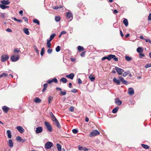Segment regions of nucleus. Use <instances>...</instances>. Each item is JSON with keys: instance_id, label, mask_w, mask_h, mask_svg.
<instances>
[{"instance_id": "f257e3e1", "label": "nucleus", "mask_w": 151, "mask_h": 151, "mask_svg": "<svg viewBox=\"0 0 151 151\" xmlns=\"http://www.w3.org/2000/svg\"><path fill=\"white\" fill-rule=\"evenodd\" d=\"M44 123L47 131L49 132H52V127L51 125L47 122H45Z\"/></svg>"}, {"instance_id": "f03ea898", "label": "nucleus", "mask_w": 151, "mask_h": 151, "mask_svg": "<svg viewBox=\"0 0 151 151\" xmlns=\"http://www.w3.org/2000/svg\"><path fill=\"white\" fill-rule=\"evenodd\" d=\"M53 146V144L50 142H47L45 145V147L46 149H50Z\"/></svg>"}, {"instance_id": "7ed1b4c3", "label": "nucleus", "mask_w": 151, "mask_h": 151, "mask_svg": "<svg viewBox=\"0 0 151 151\" xmlns=\"http://www.w3.org/2000/svg\"><path fill=\"white\" fill-rule=\"evenodd\" d=\"M99 134V132L97 130H94L90 133L89 136L90 137H94Z\"/></svg>"}, {"instance_id": "20e7f679", "label": "nucleus", "mask_w": 151, "mask_h": 151, "mask_svg": "<svg viewBox=\"0 0 151 151\" xmlns=\"http://www.w3.org/2000/svg\"><path fill=\"white\" fill-rule=\"evenodd\" d=\"M115 70L119 75H121L124 71V70L117 67H115Z\"/></svg>"}, {"instance_id": "39448f33", "label": "nucleus", "mask_w": 151, "mask_h": 151, "mask_svg": "<svg viewBox=\"0 0 151 151\" xmlns=\"http://www.w3.org/2000/svg\"><path fill=\"white\" fill-rule=\"evenodd\" d=\"M19 59L18 55L15 56L14 55H12L10 57V59L13 62H15L17 61Z\"/></svg>"}, {"instance_id": "423d86ee", "label": "nucleus", "mask_w": 151, "mask_h": 151, "mask_svg": "<svg viewBox=\"0 0 151 151\" xmlns=\"http://www.w3.org/2000/svg\"><path fill=\"white\" fill-rule=\"evenodd\" d=\"M9 57L7 55H4L1 57V60L2 62H4L9 59Z\"/></svg>"}, {"instance_id": "0eeeda50", "label": "nucleus", "mask_w": 151, "mask_h": 151, "mask_svg": "<svg viewBox=\"0 0 151 151\" xmlns=\"http://www.w3.org/2000/svg\"><path fill=\"white\" fill-rule=\"evenodd\" d=\"M16 128L21 133H24V129L22 126H18Z\"/></svg>"}, {"instance_id": "6e6552de", "label": "nucleus", "mask_w": 151, "mask_h": 151, "mask_svg": "<svg viewBox=\"0 0 151 151\" xmlns=\"http://www.w3.org/2000/svg\"><path fill=\"white\" fill-rule=\"evenodd\" d=\"M42 130L43 129L42 127L39 126L36 128L35 132L37 134H38L41 132L42 131Z\"/></svg>"}, {"instance_id": "1a4fd4ad", "label": "nucleus", "mask_w": 151, "mask_h": 151, "mask_svg": "<svg viewBox=\"0 0 151 151\" xmlns=\"http://www.w3.org/2000/svg\"><path fill=\"white\" fill-rule=\"evenodd\" d=\"M128 93L130 95H133L134 93V89L132 88H130L128 90Z\"/></svg>"}, {"instance_id": "9d476101", "label": "nucleus", "mask_w": 151, "mask_h": 151, "mask_svg": "<svg viewBox=\"0 0 151 151\" xmlns=\"http://www.w3.org/2000/svg\"><path fill=\"white\" fill-rule=\"evenodd\" d=\"M113 82L116 84H120V81L119 80L117 79L116 77H114L113 79Z\"/></svg>"}, {"instance_id": "9b49d317", "label": "nucleus", "mask_w": 151, "mask_h": 151, "mask_svg": "<svg viewBox=\"0 0 151 151\" xmlns=\"http://www.w3.org/2000/svg\"><path fill=\"white\" fill-rule=\"evenodd\" d=\"M74 76V74L73 73H71L69 75H67L66 76V77L67 78H70L71 79H73Z\"/></svg>"}, {"instance_id": "f8f14e48", "label": "nucleus", "mask_w": 151, "mask_h": 151, "mask_svg": "<svg viewBox=\"0 0 151 151\" xmlns=\"http://www.w3.org/2000/svg\"><path fill=\"white\" fill-rule=\"evenodd\" d=\"M50 115L52 120L53 121L55 122L57 120V119H56V118H55L52 112H51Z\"/></svg>"}, {"instance_id": "ddd939ff", "label": "nucleus", "mask_w": 151, "mask_h": 151, "mask_svg": "<svg viewBox=\"0 0 151 151\" xmlns=\"http://www.w3.org/2000/svg\"><path fill=\"white\" fill-rule=\"evenodd\" d=\"M2 109L5 113H7L9 110V108L6 106H4L2 107Z\"/></svg>"}, {"instance_id": "4468645a", "label": "nucleus", "mask_w": 151, "mask_h": 151, "mask_svg": "<svg viewBox=\"0 0 151 151\" xmlns=\"http://www.w3.org/2000/svg\"><path fill=\"white\" fill-rule=\"evenodd\" d=\"M78 150H84V151H87L88 150V149L85 147H83L79 146L78 147Z\"/></svg>"}, {"instance_id": "2eb2a0df", "label": "nucleus", "mask_w": 151, "mask_h": 151, "mask_svg": "<svg viewBox=\"0 0 151 151\" xmlns=\"http://www.w3.org/2000/svg\"><path fill=\"white\" fill-rule=\"evenodd\" d=\"M66 17L67 19H70L71 17H72V14L70 12H68L66 14Z\"/></svg>"}, {"instance_id": "dca6fc26", "label": "nucleus", "mask_w": 151, "mask_h": 151, "mask_svg": "<svg viewBox=\"0 0 151 151\" xmlns=\"http://www.w3.org/2000/svg\"><path fill=\"white\" fill-rule=\"evenodd\" d=\"M34 101L36 103H40L41 102V100L39 98L36 97L34 99Z\"/></svg>"}, {"instance_id": "f3484780", "label": "nucleus", "mask_w": 151, "mask_h": 151, "mask_svg": "<svg viewBox=\"0 0 151 151\" xmlns=\"http://www.w3.org/2000/svg\"><path fill=\"white\" fill-rule=\"evenodd\" d=\"M8 145L11 148H12L13 147V143L12 139H10L9 140Z\"/></svg>"}, {"instance_id": "a211bd4d", "label": "nucleus", "mask_w": 151, "mask_h": 151, "mask_svg": "<svg viewBox=\"0 0 151 151\" xmlns=\"http://www.w3.org/2000/svg\"><path fill=\"white\" fill-rule=\"evenodd\" d=\"M6 133L7 134L8 137L9 138H11L12 137L11 131L10 130H7L6 131Z\"/></svg>"}, {"instance_id": "6ab92c4d", "label": "nucleus", "mask_w": 151, "mask_h": 151, "mask_svg": "<svg viewBox=\"0 0 151 151\" xmlns=\"http://www.w3.org/2000/svg\"><path fill=\"white\" fill-rule=\"evenodd\" d=\"M115 102L116 104L118 105H121L122 103V102L121 101L119 100L118 99H116L115 100Z\"/></svg>"}, {"instance_id": "aec40b11", "label": "nucleus", "mask_w": 151, "mask_h": 151, "mask_svg": "<svg viewBox=\"0 0 151 151\" xmlns=\"http://www.w3.org/2000/svg\"><path fill=\"white\" fill-rule=\"evenodd\" d=\"M1 3L4 5H8L10 4V2L8 1H1Z\"/></svg>"}, {"instance_id": "412c9836", "label": "nucleus", "mask_w": 151, "mask_h": 151, "mask_svg": "<svg viewBox=\"0 0 151 151\" xmlns=\"http://www.w3.org/2000/svg\"><path fill=\"white\" fill-rule=\"evenodd\" d=\"M0 8L2 9H5L7 8H9V6H6L5 5L3 4H0Z\"/></svg>"}, {"instance_id": "4be33fe9", "label": "nucleus", "mask_w": 151, "mask_h": 151, "mask_svg": "<svg viewBox=\"0 0 151 151\" xmlns=\"http://www.w3.org/2000/svg\"><path fill=\"white\" fill-rule=\"evenodd\" d=\"M55 125L59 129H60L61 128L59 122L57 120L55 122Z\"/></svg>"}, {"instance_id": "5701e85b", "label": "nucleus", "mask_w": 151, "mask_h": 151, "mask_svg": "<svg viewBox=\"0 0 151 151\" xmlns=\"http://www.w3.org/2000/svg\"><path fill=\"white\" fill-rule=\"evenodd\" d=\"M60 81L63 83H65L67 82V80L65 78H63L60 79Z\"/></svg>"}, {"instance_id": "b1692460", "label": "nucleus", "mask_w": 151, "mask_h": 151, "mask_svg": "<svg viewBox=\"0 0 151 151\" xmlns=\"http://www.w3.org/2000/svg\"><path fill=\"white\" fill-rule=\"evenodd\" d=\"M57 147L58 150V151H61L62 146L61 145L59 144H57Z\"/></svg>"}, {"instance_id": "393cba45", "label": "nucleus", "mask_w": 151, "mask_h": 151, "mask_svg": "<svg viewBox=\"0 0 151 151\" xmlns=\"http://www.w3.org/2000/svg\"><path fill=\"white\" fill-rule=\"evenodd\" d=\"M24 32V33L27 35H29V32L28 31V29L25 28L23 30Z\"/></svg>"}, {"instance_id": "a878e982", "label": "nucleus", "mask_w": 151, "mask_h": 151, "mask_svg": "<svg viewBox=\"0 0 151 151\" xmlns=\"http://www.w3.org/2000/svg\"><path fill=\"white\" fill-rule=\"evenodd\" d=\"M143 50L141 47H139L137 49V51L139 53H141L142 52Z\"/></svg>"}, {"instance_id": "bb28decb", "label": "nucleus", "mask_w": 151, "mask_h": 151, "mask_svg": "<svg viewBox=\"0 0 151 151\" xmlns=\"http://www.w3.org/2000/svg\"><path fill=\"white\" fill-rule=\"evenodd\" d=\"M89 78L91 81H94L95 80V77H93L91 75L89 76Z\"/></svg>"}, {"instance_id": "cd10ccee", "label": "nucleus", "mask_w": 151, "mask_h": 151, "mask_svg": "<svg viewBox=\"0 0 151 151\" xmlns=\"http://www.w3.org/2000/svg\"><path fill=\"white\" fill-rule=\"evenodd\" d=\"M77 48L79 52H81L84 50V48L83 47L80 46H78L77 47Z\"/></svg>"}, {"instance_id": "c85d7f7f", "label": "nucleus", "mask_w": 151, "mask_h": 151, "mask_svg": "<svg viewBox=\"0 0 151 151\" xmlns=\"http://www.w3.org/2000/svg\"><path fill=\"white\" fill-rule=\"evenodd\" d=\"M123 23L124 24V25L126 26H127L128 25V22L127 19H124L123 21Z\"/></svg>"}, {"instance_id": "c756f323", "label": "nucleus", "mask_w": 151, "mask_h": 151, "mask_svg": "<svg viewBox=\"0 0 151 151\" xmlns=\"http://www.w3.org/2000/svg\"><path fill=\"white\" fill-rule=\"evenodd\" d=\"M47 83H45L43 85V89L42 90V92H44L46 89L47 87Z\"/></svg>"}, {"instance_id": "7c9ffc66", "label": "nucleus", "mask_w": 151, "mask_h": 151, "mask_svg": "<svg viewBox=\"0 0 151 151\" xmlns=\"http://www.w3.org/2000/svg\"><path fill=\"white\" fill-rule=\"evenodd\" d=\"M60 19V18L59 16H56L55 17V20L56 22H59Z\"/></svg>"}, {"instance_id": "2f4dec72", "label": "nucleus", "mask_w": 151, "mask_h": 151, "mask_svg": "<svg viewBox=\"0 0 151 151\" xmlns=\"http://www.w3.org/2000/svg\"><path fill=\"white\" fill-rule=\"evenodd\" d=\"M118 109H119V107H116L115 108L112 110V112L114 113H116L118 111Z\"/></svg>"}, {"instance_id": "473e14b6", "label": "nucleus", "mask_w": 151, "mask_h": 151, "mask_svg": "<svg viewBox=\"0 0 151 151\" xmlns=\"http://www.w3.org/2000/svg\"><path fill=\"white\" fill-rule=\"evenodd\" d=\"M114 57V55H110L108 56H107V60L110 61L111 60V59H112V57Z\"/></svg>"}, {"instance_id": "72a5a7b5", "label": "nucleus", "mask_w": 151, "mask_h": 151, "mask_svg": "<svg viewBox=\"0 0 151 151\" xmlns=\"http://www.w3.org/2000/svg\"><path fill=\"white\" fill-rule=\"evenodd\" d=\"M125 58L127 61H130L132 60V58L128 56H126Z\"/></svg>"}, {"instance_id": "f704fd0d", "label": "nucleus", "mask_w": 151, "mask_h": 151, "mask_svg": "<svg viewBox=\"0 0 151 151\" xmlns=\"http://www.w3.org/2000/svg\"><path fill=\"white\" fill-rule=\"evenodd\" d=\"M66 94V91L65 90H64V91H61L60 93V95L61 96H64Z\"/></svg>"}, {"instance_id": "c9c22d12", "label": "nucleus", "mask_w": 151, "mask_h": 151, "mask_svg": "<svg viewBox=\"0 0 151 151\" xmlns=\"http://www.w3.org/2000/svg\"><path fill=\"white\" fill-rule=\"evenodd\" d=\"M130 73V71H129L128 70V71H127V72H124L123 74V76H124V77H125L128 74H129V73Z\"/></svg>"}, {"instance_id": "e433bc0d", "label": "nucleus", "mask_w": 151, "mask_h": 151, "mask_svg": "<svg viewBox=\"0 0 151 151\" xmlns=\"http://www.w3.org/2000/svg\"><path fill=\"white\" fill-rule=\"evenodd\" d=\"M141 146L144 148L147 149L149 148V147L147 145L144 144H142Z\"/></svg>"}, {"instance_id": "4c0bfd02", "label": "nucleus", "mask_w": 151, "mask_h": 151, "mask_svg": "<svg viewBox=\"0 0 151 151\" xmlns=\"http://www.w3.org/2000/svg\"><path fill=\"white\" fill-rule=\"evenodd\" d=\"M8 74L6 73H3L2 74L0 75V78L2 77H5L6 76H7Z\"/></svg>"}, {"instance_id": "58836bf2", "label": "nucleus", "mask_w": 151, "mask_h": 151, "mask_svg": "<svg viewBox=\"0 0 151 151\" xmlns=\"http://www.w3.org/2000/svg\"><path fill=\"white\" fill-rule=\"evenodd\" d=\"M33 22L34 23H37L38 25L40 24V22L39 21L36 19H34L33 20Z\"/></svg>"}, {"instance_id": "ea45409f", "label": "nucleus", "mask_w": 151, "mask_h": 151, "mask_svg": "<svg viewBox=\"0 0 151 151\" xmlns=\"http://www.w3.org/2000/svg\"><path fill=\"white\" fill-rule=\"evenodd\" d=\"M53 99V97L51 96H49L48 99V103L50 104L51 101H52Z\"/></svg>"}, {"instance_id": "a19ab883", "label": "nucleus", "mask_w": 151, "mask_h": 151, "mask_svg": "<svg viewBox=\"0 0 151 151\" xmlns=\"http://www.w3.org/2000/svg\"><path fill=\"white\" fill-rule=\"evenodd\" d=\"M60 50V46H58L55 48V50L57 52H59Z\"/></svg>"}, {"instance_id": "79ce46f5", "label": "nucleus", "mask_w": 151, "mask_h": 151, "mask_svg": "<svg viewBox=\"0 0 151 151\" xmlns=\"http://www.w3.org/2000/svg\"><path fill=\"white\" fill-rule=\"evenodd\" d=\"M34 49H35L36 52L37 53V54L38 55L39 54V52L38 51V49L37 48V47L36 46H35L34 47Z\"/></svg>"}, {"instance_id": "37998d69", "label": "nucleus", "mask_w": 151, "mask_h": 151, "mask_svg": "<svg viewBox=\"0 0 151 151\" xmlns=\"http://www.w3.org/2000/svg\"><path fill=\"white\" fill-rule=\"evenodd\" d=\"M114 57H112V59L113 58V60L115 61H118V59L116 57V56L115 55H113Z\"/></svg>"}, {"instance_id": "c03bdc74", "label": "nucleus", "mask_w": 151, "mask_h": 151, "mask_svg": "<svg viewBox=\"0 0 151 151\" xmlns=\"http://www.w3.org/2000/svg\"><path fill=\"white\" fill-rule=\"evenodd\" d=\"M44 53V48H42V49L41 51L40 52V54L41 56H42L43 55V54Z\"/></svg>"}, {"instance_id": "a18cd8bd", "label": "nucleus", "mask_w": 151, "mask_h": 151, "mask_svg": "<svg viewBox=\"0 0 151 151\" xmlns=\"http://www.w3.org/2000/svg\"><path fill=\"white\" fill-rule=\"evenodd\" d=\"M56 35L55 34H53L50 35V38L52 40L54 37Z\"/></svg>"}, {"instance_id": "49530a36", "label": "nucleus", "mask_w": 151, "mask_h": 151, "mask_svg": "<svg viewBox=\"0 0 151 151\" xmlns=\"http://www.w3.org/2000/svg\"><path fill=\"white\" fill-rule=\"evenodd\" d=\"M20 52V51L18 49V48L15 49L14 50V53H18Z\"/></svg>"}, {"instance_id": "de8ad7c7", "label": "nucleus", "mask_w": 151, "mask_h": 151, "mask_svg": "<svg viewBox=\"0 0 151 151\" xmlns=\"http://www.w3.org/2000/svg\"><path fill=\"white\" fill-rule=\"evenodd\" d=\"M52 82H54L55 83H57L58 82V80L56 78H54L51 80Z\"/></svg>"}, {"instance_id": "09e8293b", "label": "nucleus", "mask_w": 151, "mask_h": 151, "mask_svg": "<svg viewBox=\"0 0 151 151\" xmlns=\"http://www.w3.org/2000/svg\"><path fill=\"white\" fill-rule=\"evenodd\" d=\"M47 46L48 48H50L51 47V43L50 42H47Z\"/></svg>"}, {"instance_id": "8fccbe9b", "label": "nucleus", "mask_w": 151, "mask_h": 151, "mask_svg": "<svg viewBox=\"0 0 151 151\" xmlns=\"http://www.w3.org/2000/svg\"><path fill=\"white\" fill-rule=\"evenodd\" d=\"M146 68H147L150 67H151V64H147L145 66Z\"/></svg>"}, {"instance_id": "3c124183", "label": "nucleus", "mask_w": 151, "mask_h": 151, "mask_svg": "<svg viewBox=\"0 0 151 151\" xmlns=\"http://www.w3.org/2000/svg\"><path fill=\"white\" fill-rule=\"evenodd\" d=\"M52 49H49L47 51V53L49 54H50L52 52Z\"/></svg>"}, {"instance_id": "603ef678", "label": "nucleus", "mask_w": 151, "mask_h": 151, "mask_svg": "<svg viewBox=\"0 0 151 151\" xmlns=\"http://www.w3.org/2000/svg\"><path fill=\"white\" fill-rule=\"evenodd\" d=\"M72 132L73 133L76 134L78 132V131L77 130L74 129L72 130Z\"/></svg>"}, {"instance_id": "864d4df0", "label": "nucleus", "mask_w": 151, "mask_h": 151, "mask_svg": "<svg viewBox=\"0 0 151 151\" xmlns=\"http://www.w3.org/2000/svg\"><path fill=\"white\" fill-rule=\"evenodd\" d=\"M69 110H70V111H71V112H73L74 111V108H73V106H71L69 108Z\"/></svg>"}, {"instance_id": "5fc2aeb1", "label": "nucleus", "mask_w": 151, "mask_h": 151, "mask_svg": "<svg viewBox=\"0 0 151 151\" xmlns=\"http://www.w3.org/2000/svg\"><path fill=\"white\" fill-rule=\"evenodd\" d=\"M23 19H24L25 22H27V23L28 22V19L26 17H23Z\"/></svg>"}, {"instance_id": "6e6d98bb", "label": "nucleus", "mask_w": 151, "mask_h": 151, "mask_svg": "<svg viewBox=\"0 0 151 151\" xmlns=\"http://www.w3.org/2000/svg\"><path fill=\"white\" fill-rule=\"evenodd\" d=\"M145 42H148L150 43H151V40L149 39H145Z\"/></svg>"}, {"instance_id": "4d7b16f0", "label": "nucleus", "mask_w": 151, "mask_h": 151, "mask_svg": "<svg viewBox=\"0 0 151 151\" xmlns=\"http://www.w3.org/2000/svg\"><path fill=\"white\" fill-rule=\"evenodd\" d=\"M122 82L123 84L125 85H127V81L124 80Z\"/></svg>"}, {"instance_id": "13d9d810", "label": "nucleus", "mask_w": 151, "mask_h": 151, "mask_svg": "<svg viewBox=\"0 0 151 151\" xmlns=\"http://www.w3.org/2000/svg\"><path fill=\"white\" fill-rule=\"evenodd\" d=\"M16 139L17 141H20L21 139V138L20 136H18L17 137Z\"/></svg>"}, {"instance_id": "bf43d9fd", "label": "nucleus", "mask_w": 151, "mask_h": 151, "mask_svg": "<svg viewBox=\"0 0 151 151\" xmlns=\"http://www.w3.org/2000/svg\"><path fill=\"white\" fill-rule=\"evenodd\" d=\"M71 92L76 93L77 92V90L76 89H73L71 91Z\"/></svg>"}, {"instance_id": "052dcab7", "label": "nucleus", "mask_w": 151, "mask_h": 151, "mask_svg": "<svg viewBox=\"0 0 151 151\" xmlns=\"http://www.w3.org/2000/svg\"><path fill=\"white\" fill-rule=\"evenodd\" d=\"M119 78L120 81H121L122 82L124 80V78L122 77V76H120L119 77Z\"/></svg>"}, {"instance_id": "680f3d73", "label": "nucleus", "mask_w": 151, "mask_h": 151, "mask_svg": "<svg viewBox=\"0 0 151 151\" xmlns=\"http://www.w3.org/2000/svg\"><path fill=\"white\" fill-rule=\"evenodd\" d=\"M148 20L150 21L151 20V13L150 14L148 17Z\"/></svg>"}, {"instance_id": "e2e57ef3", "label": "nucleus", "mask_w": 151, "mask_h": 151, "mask_svg": "<svg viewBox=\"0 0 151 151\" xmlns=\"http://www.w3.org/2000/svg\"><path fill=\"white\" fill-rule=\"evenodd\" d=\"M78 83L79 84L81 83L82 82L80 78L78 79Z\"/></svg>"}, {"instance_id": "0e129e2a", "label": "nucleus", "mask_w": 151, "mask_h": 151, "mask_svg": "<svg viewBox=\"0 0 151 151\" xmlns=\"http://www.w3.org/2000/svg\"><path fill=\"white\" fill-rule=\"evenodd\" d=\"M56 89L57 90V91H62V89L60 88L59 87H57L56 88Z\"/></svg>"}, {"instance_id": "69168bd1", "label": "nucleus", "mask_w": 151, "mask_h": 151, "mask_svg": "<svg viewBox=\"0 0 151 151\" xmlns=\"http://www.w3.org/2000/svg\"><path fill=\"white\" fill-rule=\"evenodd\" d=\"M106 59H107V56H104L102 58L101 60H104Z\"/></svg>"}, {"instance_id": "338daca9", "label": "nucleus", "mask_w": 151, "mask_h": 151, "mask_svg": "<svg viewBox=\"0 0 151 151\" xmlns=\"http://www.w3.org/2000/svg\"><path fill=\"white\" fill-rule=\"evenodd\" d=\"M6 31L8 32H12V30L10 28H8L6 29Z\"/></svg>"}, {"instance_id": "774afa93", "label": "nucleus", "mask_w": 151, "mask_h": 151, "mask_svg": "<svg viewBox=\"0 0 151 151\" xmlns=\"http://www.w3.org/2000/svg\"><path fill=\"white\" fill-rule=\"evenodd\" d=\"M85 55V52H83L81 54V56L82 57H84Z\"/></svg>"}]
</instances>
